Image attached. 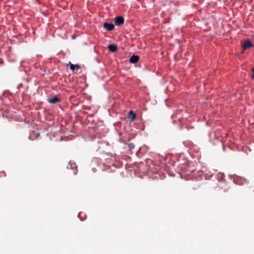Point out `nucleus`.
<instances>
[{
    "mask_svg": "<svg viewBox=\"0 0 254 254\" xmlns=\"http://www.w3.org/2000/svg\"><path fill=\"white\" fill-rule=\"evenodd\" d=\"M252 72H253V74H252L251 77L252 78L254 79V68H253L252 69Z\"/></svg>",
    "mask_w": 254,
    "mask_h": 254,
    "instance_id": "10",
    "label": "nucleus"
},
{
    "mask_svg": "<svg viewBox=\"0 0 254 254\" xmlns=\"http://www.w3.org/2000/svg\"><path fill=\"white\" fill-rule=\"evenodd\" d=\"M48 102L51 104H55L59 101V99L57 96L48 99Z\"/></svg>",
    "mask_w": 254,
    "mask_h": 254,
    "instance_id": "2",
    "label": "nucleus"
},
{
    "mask_svg": "<svg viewBox=\"0 0 254 254\" xmlns=\"http://www.w3.org/2000/svg\"><path fill=\"white\" fill-rule=\"evenodd\" d=\"M70 166L71 168L73 170V173L74 175H76L78 172L77 166H76L75 164H72V163H70Z\"/></svg>",
    "mask_w": 254,
    "mask_h": 254,
    "instance_id": "6",
    "label": "nucleus"
},
{
    "mask_svg": "<svg viewBox=\"0 0 254 254\" xmlns=\"http://www.w3.org/2000/svg\"><path fill=\"white\" fill-rule=\"evenodd\" d=\"M139 60V57L137 55H133L129 59V62L132 64L136 63Z\"/></svg>",
    "mask_w": 254,
    "mask_h": 254,
    "instance_id": "3",
    "label": "nucleus"
},
{
    "mask_svg": "<svg viewBox=\"0 0 254 254\" xmlns=\"http://www.w3.org/2000/svg\"><path fill=\"white\" fill-rule=\"evenodd\" d=\"M108 48L109 50L112 52H115L117 50V46L115 44H110L108 45Z\"/></svg>",
    "mask_w": 254,
    "mask_h": 254,
    "instance_id": "7",
    "label": "nucleus"
},
{
    "mask_svg": "<svg viewBox=\"0 0 254 254\" xmlns=\"http://www.w3.org/2000/svg\"><path fill=\"white\" fill-rule=\"evenodd\" d=\"M128 118L131 121H133L135 118V115L132 111H129L128 113Z\"/></svg>",
    "mask_w": 254,
    "mask_h": 254,
    "instance_id": "9",
    "label": "nucleus"
},
{
    "mask_svg": "<svg viewBox=\"0 0 254 254\" xmlns=\"http://www.w3.org/2000/svg\"><path fill=\"white\" fill-rule=\"evenodd\" d=\"M77 216H78V217H79V213H78Z\"/></svg>",
    "mask_w": 254,
    "mask_h": 254,
    "instance_id": "12",
    "label": "nucleus"
},
{
    "mask_svg": "<svg viewBox=\"0 0 254 254\" xmlns=\"http://www.w3.org/2000/svg\"><path fill=\"white\" fill-rule=\"evenodd\" d=\"M70 64V69L72 70H77L79 68V65L76 64H71L70 63H69Z\"/></svg>",
    "mask_w": 254,
    "mask_h": 254,
    "instance_id": "8",
    "label": "nucleus"
},
{
    "mask_svg": "<svg viewBox=\"0 0 254 254\" xmlns=\"http://www.w3.org/2000/svg\"><path fill=\"white\" fill-rule=\"evenodd\" d=\"M115 21L117 25H120L123 23L124 18L122 17H118L115 19Z\"/></svg>",
    "mask_w": 254,
    "mask_h": 254,
    "instance_id": "5",
    "label": "nucleus"
},
{
    "mask_svg": "<svg viewBox=\"0 0 254 254\" xmlns=\"http://www.w3.org/2000/svg\"><path fill=\"white\" fill-rule=\"evenodd\" d=\"M72 39H75V37H74V36H72Z\"/></svg>",
    "mask_w": 254,
    "mask_h": 254,
    "instance_id": "11",
    "label": "nucleus"
},
{
    "mask_svg": "<svg viewBox=\"0 0 254 254\" xmlns=\"http://www.w3.org/2000/svg\"><path fill=\"white\" fill-rule=\"evenodd\" d=\"M103 26L109 31H111L114 28V25L111 23H104Z\"/></svg>",
    "mask_w": 254,
    "mask_h": 254,
    "instance_id": "4",
    "label": "nucleus"
},
{
    "mask_svg": "<svg viewBox=\"0 0 254 254\" xmlns=\"http://www.w3.org/2000/svg\"><path fill=\"white\" fill-rule=\"evenodd\" d=\"M252 43L250 41H246L242 44L243 52L252 47Z\"/></svg>",
    "mask_w": 254,
    "mask_h": 254,
    "instance_id": "1",
    "label": "nucleus"
}]
</instances>
